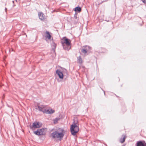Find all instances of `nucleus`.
<instances>
[{
  "mask_svg": "<svg viewBox=\"0 0 146 146\" xmlns=\"http://www.w3.org/2000/svg\"><path fill=\"white\" fill-rule=\"evenodd\" d=\"M64 131L63 129L59 128L58 130L53 132L50 136L53 138L59 139L61 140L64 135Z\"/></svg>",
  "mask_w": 146,
  "mask_h": 146,
  "instance_id": "1",
  "label": "nucleus"
},
{
  "mask_svg": "<svg viewBox=\"0 0 146 146\" xmlns=\"http://www.w3.org/2000/svg\"><path fill=\"white\" fill-rule=\"evenodd\" d=\"M64 49L68 50L71 48V40L67 38H65L61 42Z\"/></svg>",
  "mask_w": 146,
  "mask_h": 146,
  "instance_id": "2",
  "label": "nucleus"
},
{
  "mask_svg": "<svg viewBox=\"0 0 146 146\" xmlns=\"http://www.w3.org/2000/svg\"><path fill=\"white\" fill-rule=\"evenodd\" d=\"M38 107V110L46 114H52L54 112V111L51 109L46 110L45 106L39 105L37 103V107Z\"/></svg>",
  "mask_w": 146,
  "mask_h": 146,
  "instance_id": "3",
  "label": "nucleus"
},
{
  "mask_svg": "<svg viewBox=\"0 0 146 146\" xmlns=\"http://www.w3.org/2000/svg\"><path fill=\"white\" fill-rule=\"evenodd\" d=\"M70 129L72 134L73 135H75L79 130L78 123L76 122L72 124L71 125Z\"/></svg>",
  "mask_w": 146,
  "mask_h": 146,
  "instance_id": "4",
  "label": "nucleus"
},
{
  "mask_svg": "<svg viewBox=\"0 0 146 146\" xmlns=\"http://www.w3.org/2000/svg\"><path fill=\"white\" fill-rule=\"evenodd\" d=\"M45 129L46 128H42L37 129V135H45L46 133Z\"/></svg>",
  "mask_w": 146,
  "mask_h": 146,
  "instance_id": "5",
  "label": "nucleus"
},
{
  "mask_svg": "<svg viewBox=\"0 0 146 146\" xmlns=\"http://www.w3.org/2000/svg\"><path fill=\"white\" fill-rule=\"evenodd\" d=\"M38 16L40 20L41 21H44L45 19V15L42 12L38 13Z\"/></svg>",
  "mask_w": 146,
  "mask_h": 146,
  "instance_id": "6",
  "label": "nucleus"
},
{
  "mask_svg": "<svg viewBox=\"0 0 146 146\" xmlns=\"http://www.w3.org/2000/svg\"><path fill=\"white\" fill-rule=\"evenodd\" d=\"M56 73L60 79L63 78L64 77L63 74L59 70H56Z\"/></svg>",
  "mask_w": 146,
  "mask_h": 146,
  "instance_id": "7",
  "label": "nucleus"
},
{
  "mask_svg": "<svg viewBox=\"0 0 146 146\" xmlns=\"http://www.w3.org/2000/svg\"><path fill=\"white\" fill-rule=\"evenodd\" d=\"M146 143H143L141 141H138L137 142L136 146H146Z\"/></svg>",
  "mask_w": 146,
  "mask_h": 146,
  "instance_id": "8",
  "label": "nucleus"
},
{
  "mask_svg": "<svg viewBox=\"0 0 146 146\" xmlns=\"http://www.w3.org/2000/svg\"><path fill=\"white\" fill-rule=\"evenodd\" d=\"M30 128L33 130H34L36 128V123L34 122L30 126Z\"/></svg>",
  "mask_w": 146,
  "mask_h": 146,
  "instance_id": "9",
  "label": "nucleus"
},
{
  "mask_svg": "<svg viewBox=\"0 0 146 146\" xmlns=\"http://www.w3.org/2000/svg\"><path fill=\"white\" fill-rule=\"evenodd\" d=\"M45 37L46 38H47L48 40L50 39L51 37V35L50 34L49 32L46 31L45 32Z\"/></svg>",
  "mask_w": 146,
  "mask_h": 146,
  "instance_id": "10",
  "label": "nucleus"
},
{
  "mask_svg": "<svg viewBox=\"0 0 146 146\" xmlns=\"http://www.w3.org/2000/svg\"><path fill=\"white\" fill-rule=\"evenodd\" d=\"M77 62L81 64L82 63V60L80 56L77 57Z\"/></svg>",
  "mask_w": 146,
  "mask_h": 146,
  "instance_id": "11",
  "label": "nucleus"
},
{
  "mask_svg": "<svg viewBox=\"0 0 146 146\" xmlns=\"http://www.w3.org/2000/svg\"><path fill=\"white\" fill-rule=\"evenodd\" d=\"M75 11H78V12H80L81 11V8L80 7H76L74 9Z\"/></svg>",
  "mask_w": 146,
  "mask_h": 146,
  "instance_id": "12",
  "label": "nucleus"
},
{
  "mask_svg": "<svg viewBox=\"0 0 146 146\" xmlns=\"http://www.w3.org/2000/svg\"><path fill=\"white\" fill-rule=\"evenodd\" d=\"M81 51L83 54H87V52H88L87 50L86 49V50L83 47L81 50Z\"/></svg>",
  "mask_w": 146,
  "mask_h": 146,
  "instance_id": "13",
  "label": "nucleus"
},
{
  "mask_svg": "<svg viewBox=\"0 0 146 146\" xmlns=\"http://www.w3.org/2000/svg\"><path fill=\"white\" fill-rule=\"evenodd\" d=\"M125 136L124 135V136H123V138H122L120 139V140H119L120 142L121 143H123L125 141Z\"/></svg>",
  "mask_w": 146,
  "mask_h": 146,
  "instance_id": "14",
  "label": "nucleus"
},
{
  "mask_svg": "<svg viewBox=\"0 0 146 146\" xmlns=\"http://www.w3.org/2000/svg\"><path fill=\"white\" fill-rule=\"evenodd\" d=\"M60 119V117H57V118H56L55 119H54L53 120L54 123V124L56 123H57L58 121V120H59Z\"/></svg>",
  "mask_w": 146,
  "mask_h": 146,
  "instance_id": "15",
  "label": "nucleus"
},
{
  "mask_svg": "<svg viewBox=\"0 0 146 146\" xmlns=\"http://www.w3.org/2000/svg\"><path fill=\"white\" fill-rule=\"evenodd\" d=\"M83 47L86 50V49L88 52L90 50V47L89 46H83Z\"/></svg>",
  "mask_w": 146,
  "mask_h": 146,
  "instance_id": "16",
  "label": "nucleus"
},
{
  "mask_svg": "<svg viewBox=\"0 0 146 146\" xmlns=\"http://www.w3.org/2000/svg\"><path fill=\"white\" fill-rule=\"evenodd\" d=\"M52 50L54 51L56 46V44L54 43H53L52 44Z\"/></svg>",
  "mask_w": 146,
  "mask_h": 146,
  "instance_id": "17",
  "label": "nucleus"
},
{
  "mask_svg": "<svg viewBox=\"0 0 146 146\" xmlns=\"http://www.w3.org/2000/svg\"><path fill=\"white\" fill-rule=\"evenodd\" d=\"M42 125V124L41 122H37V128L41 127Z\"/></svg>",
  "mask_w": 146,
  "mask_h": 146,
  "instance_id": "18",
  "label": "nucleus"
},
{
  "mask_svg": "<svg viewBox=\"0 0 146 146\" xmlns=\"http://www.w3.org/2000/svg\"><path fill=\"white\" fill-rule=\"evenodd\" d=\"M141 1H142L143 3H146V0H141Z\"/></svg>",
  "mask_w": 146,
  "mask_h": 146,
  "instance_id": "19",
  "label": "nucleus"
},
{
  "mask_svg": "<svg viewBox=\"0 0 146 146\" xmlns=\"http://www.w3.org/2000/svg\"><path fill=\"white\" fill-rule=\"evenodd\" d=\"M34 133L35 135H36V131H34Z\"/></svg>",
  "mask_w": 146,
  "mask_h": 146,
  "instance_id": "20",
  "label": "nucleus"
},
{
  "mask_svg": "<svg viewBox=\"0 0 146 146\" xmlns=\"http://www.w3.org/2000/svg\"><path fill=\"white\" fill-rule=\"evenodd\" d=\"M104 94H105V92L104 91Z\"/></svg>",
  "mask_w": 146,
  "mask_h": 146,
  "instance_id": "21",
  "label": "nucleus"
}]
</instances>
